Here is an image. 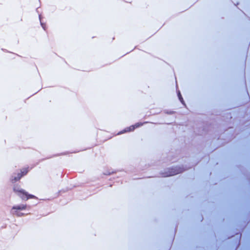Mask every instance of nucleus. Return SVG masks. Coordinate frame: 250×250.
Here are the masks:
<instances>
[{"instance_id":"f257e3e1","label":"nucleus","mask_w":250,"mask_h":250,"mask_svg":"<svg viewBox=\"0 0 250 250\" xmlns=\"http://www.w3.org/2000/svg\"><path fill=\"white\" fill-rule=\"evenodd\" d=\"M14 191L17 193V194L21 197L22 200H27L29 198H36L34 195L29 194L24 190L21 189L18 186H15L13 188Z\"/></svg>"},{"instance_id":"f03ea898","label":"nucleus","mask_w":250,"mask_h":250,"mask_svg":"<svg viewBox=\"0 0 250 250\" xmlns=\"http://www.w3.org/2000/svg\"><path fill=\"white\" fill-rule=\"evenodd\" d=\"M184 170L183 168L180 167H175L174 168H172L168 172H167L166 174H164L163 176L167 177L181 173Z\"/></svg>"},{"instance_id":"7ed1b4c3","label":"nucleus","mask_w":250,"mask_h":250,"mask_svg":"<svg viewBox=\"0 0 250 250\" xmlns=\"http://www.w3.org/2000/svg\"><path fill=\"white\" fill-rule=\"evenodd\" d=\"M28 168H23L21 170V173H19L17 174V176H13V177L14 178L12 179V181L13 182H15L16 181H17L19 180L22 176L26 174L28 172Z\"/></svg>"},{"instance_id":"20e7f679","label":"nucleus","mask_w":250,"mask_h":250,"mask_svg":"<svg viewBox=\"0 0 250 250\" xmlns=\"http://www.w3.org/2000/svg\"><path fill=\"white\" fill-rule=\"evenodd\" d=\"M143 124H142V123H137L135 125H133L130 126L129 127H127L124 131H122L121 132V133H123L126 132L133 131L135 128L141 126V125H143Z\"/></svg>"},{"instance_id":"39448f33","label":"nucleus","mask_w":250,"mask_h":250,"mask_svg":"<svg viewBox=\"0 0 250 250\" xmlns=\"http://www.w3.org/2000/svg\"><path fill=\"white\" fill-rule=\"evenodd\" d=\"M25 208L26 205H20L17 206H14L12 208V209L23 210L25 209Z\"/></svg>"},{"instance_id":"423d86ee","label":"nucleus","mask_w":250,"mask_h":250,"mask_svg":"<svg viewBox=\"0 0 250 250\" xmlns=\"http://www.w3.org/2000/svg\"><path fill=\"white\" fill-rule=\"evenodd\" d=\"M178 98L180 100V101H181V102L183 104H184V100L182 97V95L180 92L179 91H178Z\"/></svg>"},{"instance_id":"0eeeda50","label":"nucleus","mask_w":250,"mask_h":250,"mask_svg":"<svg viewBox=\"0 0 250 250\" xmlns=\"http://www.w3.org/2000/svg\"><path fill=\"white\" fill-rule=\"evenodd\" d=\"M12 213L13 214H16L18 216H21L23 215V213L18 212L17 211H15V212H13Z\"/></svg>"},{"instance_id":"6e6552de","label":"nucleus","mask_w":250,"mask_h":250,"mask_svg":"<svg viewBox=\"0 0 250 250\" xmlns=\"http://www.w3.org/2000/svg\"><path fill=\"white\" fill-rule=\"evenodd\" d=\"M39 18H40V21H41V25H42V28H43L44 30H45V26H44V25H43V23H42V20H41V15H40V16H39Z\"/></svg>"},{"instance_id":"1a4fd4ad","label":"nucleus","mask_w":250,"mask_h":250,"mask_svg":"<svg viewBox=\"0 0 250 250\" xmlns=\"http://www.w3.org/2000/svg\"><path fill=\"white\" fill-rule=\"evenodd\" d=\"M172 113H173V112H170L169 113V114H172Z\"/></svg>"}]
</instances>
